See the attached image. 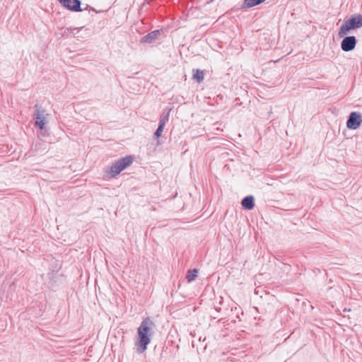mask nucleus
<instances>
[{"instance_id": "nucleus-1", "label": "nucleus", "mask_w": 362, "mask_h": 362, "mask_svg": "<svg viewBox=\"0 0 362 362\" xmlns=\"http://www.w3.org/2000/svg\"><path fill=\"white\" fill-rule=\"evenodd\" d=\"M153 324L149 319L144 320L137 329L134 345L138 354L144 353L151 343L153 333Z\"/></svg>"}, {"instance_id": "nucleus-2", "label": "nucleus", "mask_w": 362, "mask_h": 362, "mask_svg": "<svg viewBox=\"0 0 362 362\" xmlns=\"http://www.w3.org/2000/svg\"><path fill=\"white\" fill-rule=\"evenodd\" d=\"M132 156H126L116 160L110 166L105 168V173L108 178H115L123 170L129 167L134 162Z\"/></svg>"}, {"instance_id": "nucleus-3", "label": "nucleus", "mask_w": 362, "mask_h": 362, "mask_svg": "<svg viewBox=\"0 0 362 362\" xmlns=\"http://www.w3.org/2000/svg\"><path fill=\"white\" fill-rule=\"evenodd\" d=\"M362 28V14L355 13L345 19L339 29L338 35L343 37L351 33L352 30Z\"/></svg>"}, {"instance_id": "nucleus-4", "label": "nucleus", "mask_w": 362, "mask_h": 362, "mask_svg": "<svg viewBox=\"0 0 362 362\" xmlns=\"http://www.w3.org/2000/svg\"><path fill=\"white\" fill-rule=\"evenodd\" d=\"M49 113L47 110L40 104L35 105L33 119L35 126L41 131H46L49 123Z\"/></svg>"}, {"instance_id": "nucleus-5", "label": "nucleus", "mask_w": 362, "mask_h": 362, "mask_svg": "<svg viewBox=\"0 0 362 362\" xmlns=\"http://www.w3.org/2000/svg\"><path fill=\"white\" fill-rule=\"evenodd\" d=\"M362 124V115L358 112L350 113L346 121V127L350 130H356Z\"/></svg>"}, {"instance_id": "nucleus-6", "label": "nucleus", "mask_w": 362, "mask_h": 362, "mask_svg": "<svg viewBox=\"0 0 362 362\" xmlns=\"http://www.w3.org/2000/svg\"><path fill=\"white\" fill-rule=\"evenodd\" d=\"M357 44L356 38L354 36H345L341 42V48L344 52H348L353 51Z\"/></svg>"}, {"instance_id": "nucleus-7", "label": "nucleus", "mask_w": 362, "mask_h": 362, "mask_svg": "<svg viewBox=\"0 0 362 362\" xmlns=\"http://www.w3.org/2000/svg\"><path fill=\"white\" fill-rule=\"evenodd\" d=\"M64 6L73 11H80V1L78 0H59Z\"/></svg>"}, {"instance_id": "nucleus-8", "label": "nucleus", "mask_w": 362, "mask_h": 362, "mask_svg": "<svg viewBox=\"0 0 362 362\" xmlns=\"http://www.w3.org/2000/svg\"><path fill=\"white\" fill-rule=\"evenodd\" d=\"M242 206L245 209H252L254 207V198L252 197L244 198L242 201Z\"/></svg>"}, {"instance_id": "nucleus-9", "label": "nucleus", "mask_w": 362, "mask_h": 362, "mask_svg": "<svg viewBox=\"0 0 362 362\" xmlns=\"http://www.w3.org/2000/svg\"><path fill=\"white\" fill-rule=\"evenodd\" d=\"M159 35H160L159 31L155 30V31L149 33L148 35L145 36L144 38V42L150 43V42H153L154 40L157 39L158 37L159 36Z\"/></svg>"}, {"instance_id": "nucleus-10", "label": "nucleus", "mask_w": 362, "mask_h": 362, "mask_svg": "<svg viewBox=\"0 0 362 362\" xmlns=\"http://www.w3.org/2000/svg\"><path fill=\"white\" fill-rule=\"evenodd\" d=\"M193 78L198 83L203 81L204 78V73L203 71L196 69L193 71Z\"/></svg>"}, {"instance_id": "nucleus-11", "label": "nucleus", "mask_w": 362, "mask_h": 362, "mask_svg": "<svg viewBox=\"0 0 362 362\" xmlns=\"http://www.w3.org/2000/svg\"><path fill=\"white\" fill-rule=\"evenodd\" d=\"M197 274H198V270H197V269H193V270L189 271L187 276L188 282H192V281H194L196 279V277L197 276Z\"/></svg>"}, {"instance_id": "nucleus-12", "label": "nucleus", "mask_w": 362, "mask_h": 362, "mask_svg": "<svg viewBox=\"0 0 362 362\" xmlns=\"http://www.w3.org/2000/svg\"><path fill=\"white\" fill-rule=\"evenodd\" d=\"M164 126H165V122L163 121H160L159 126L155 132V137L156 139H158L161 136V134L163 132Z\"/></svg>"}]
</instances>
